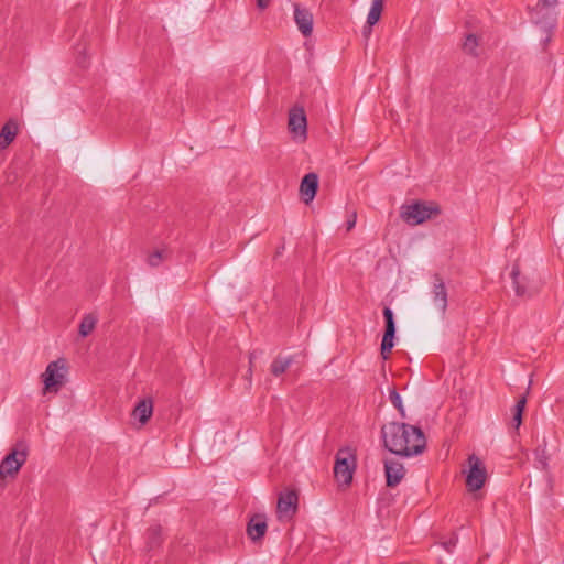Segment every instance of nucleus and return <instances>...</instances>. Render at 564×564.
Wrapping results in <instances>:
<instances>
[{"mask_svg":"<svg viewBox=\"0 0 564 564\" xmlns=\"http://www.w3.org/2000/svg\"><path fill=\"white\" fill-rule=\"evenodd\" d=\"M535 467L541 470H547L549 468V455L546 453V445L539 446L535 452Z\"/></svg>","mask_w":564,"mask_h":564,"instance_id":"23","label":"nucleus"},{"mask_svg":"<svg viewBox=\"0 0 564 564\" xmlns=\"http://www.w3.org/2000/svg\"><path fill=\"white\" fill-rule=\"evenodd\" d=\"M550 40H551V37H550V36H547V37L545 39V43H547Z\"/></svg>","mask_w":564,"mask_h":564,"instance_id":"32","label":"nucleus"},{"mask_svg":"<svg viewBox=\"0 0 564 564\" xmlns=\"http://www.w3.org/2000/svg\"><path fill=\"white\" fill-rule=\"evenodd\" d=\"M384 0H372L371 7L367 15V28L364 29V34L368 36L371 33V28L378 23L383 10Z\"/></svg>","mask_w":564,"mask_h":564,"instance_id":"16","label":"nucleus"},{"mask_svg":"<svg viewBox=\"0 0 564 564\" xmlns=\"http://www.w3.org/2000/svg\"><path fill=\"white\" fill-rule=\"evenodd\" d=\"M162 528L159 524L151 525L147 531V542L150 549H154L161 543Z\"/></svg>","mask_w":564,"mask_h":564,"instance_id":"22","label":"nucleus"},{"mask_svg":"<svg viewBox=\"0 0 564 564\" xmlns=\"http://www.w3.org/2000/svg\"><path fill=\"white\" fill-rule=\"evenodd\" d=\"M28 459V447L18 443L0 462V480L14 478Z\"/></svg>","mask_w":564,"mask_h":564,"instance_id":"3","label":"nucleus"},{"mask_svg":"<svg viewBox=\"0 0 564 564\" xmlns=\"http://www.w3.org/2000/svg\"><path fill=\"white\" fill-rule=\"evenodd\" d=\"M66 373L67 368L65 359L59 358L51 361L42 373L44 384L43 393H57L66 382Z\"/></svg>","mask_w":564,"mask_h":564,"instance_id":"4","label":"nucleus"},{"mask_svg":"<svg viewBox=\"0 0 564 564\" xmlns=\"http://www.w3.org/2000/svg\"><path fill=\"white\" fill-rule=\"evenodd\" d=\"M468 467L469 469L466 473V486L468 490L477 491L484 486L487 479L486 467L475 454L469 455Z\"/></svg>","mask_w":564,"mask_h":564,"instance_id":"7","label":"nucleus"},{"mask_svg":"<svg viewBox=\"0 0 564 564\" xmlns=\"http://www.w3.org/2000/svg\"><path fill=\"white\" fill-rule=\"evenodd\" d=\"M384 448L394 455L411 457L423 453L426 441L422 430L417 426L389 422L381 429Z\"/></svg>","mask_w":564,"mask_h":564,"instance_id":"1","label":"nucleus"},{"mask_svg":"<svg viewBox=\"0 0 564 564\" xmlns=\"http://www.w3.org/2000/svg\"><path fill=\"white\" fill-rule=\"evenodd\" d=\"M441 213L435 203L414 202L401 207L400 216L409 225L415 226L429 220Z\"/></svg>","mask_w":564,"mask_h":564,"instance_id":"2","label":"nucleus"},{"mask_svg":"<svg viewBox=\"0 0 564 564\" xmlns=\"http://www.w3.org/2000/svg\"><path fill=\"white\" fill-rule=\"evenodd\" d=\"M391 403L398 409L402 417H405V411L402 404V400L397 390H391L389 394Z\"/></svg>","mask_w":564,"mask_h":564,"instance_id":"25","label":"nucleus"},{"mask_svg":"<svg viewBox=\"0 0 564 564\" xmlns=\"http://www.w3.org/2000/svg\"><path fill=\"white\" fill-rule=\"evenodd\" d=\"M356 469V456L349 448H341L336 454L334 476L339 485L348 486Z\"/></svg>","mask_w":564,"mask_h":564,"instance_id":"5","label":"nucleus"},{"mask_svg":"<svg viewBox=\"0 0 564 564\" xmlns=\"http://www.w3.org/2000/svg\"><path fill=\"white\" fill-rule=\"evenodd\" d=\"M297 510V494L293 490L280 495L276 505L279 520H289Z\"/></svg>","mask_w":564,"mask_h":564,"instance_id":"10","label":"nucleus"},{"mask_svg":"<svg viewBox=\"0 0 564 564\" xmlns=\"http://www.w3.org/2000/svg\"><path fill=\"white\" fill-rule=\"evenodd\" d=\"M167 256L169 251L166 249L155 250L148 256V264L151 267H159Z\"/></svg>","mask_w":564,"mask_h":564,"instance_id":"24","label":"nucleus"},{"mask_svg":"<svg viewBox=\"0 0 564 564\" xmlns=\"http://www.w3.org/2000/svg\"><path fill=\"white\" fill-rule=\"evenodd\" d=\"M153 413V403L151 399H143L135 405L132 415L139 420L141 424H145Z\"/></svg>","mask_w":564,"mask_h":564,"instance_id":"17","label":"nucleus"},{"mask_svg":"<svg viewBox=\"0 0 564 564\" xmlns=\"http://www.w3.org/2000/svg\"><path fill=\"white\" fill-rule=\"evenodd\" d=\"M271 0H257V7L261 10L269 7Z\"/></svg>","mask_w":564,"mask_h":564,"instance_id":"29","label":"nucleus"},{"mask_svg":"<svg viewBox=\"0 0 564 564\" xmlns=\"http://www.w3.org/2000/svg\"><path fill=\"white\" fill-rule=\"evenodd\" d=\"M356 225V214L354 213L351 218L347 221V230H351Z\"/></svg>","mask_w":564,"mask_h":564,"instance_id":"30","label":"nucleus"},{"mask_svg":"<svg viewBox=\"0 0 564 564\" xmlns=\"http://www.w3.org/2000/svg\"><path fill=\"white\" fill-rule=\"evenodd\" d=\"M293 364V357H278L271 366L270 371L273 376L279 377L286 371V369Z\"/></svg>","mask_w":564,"mask_h":564,"instance_id":"20","label":"nucleus"},{"mask_svg":"<svg viewBox=\"0 0 564 564\" xmlns=\"http://www.w3.org/2000/svg\"><path fill=\"white\" fill-rule=\"evenodd\" d=\"M318 188V176L315 173L306 174L301 182L300 192L303 200L308 204L311 203Z\"/></svg>","mask_w":564,"mask_h":564,"instance_id":"15","label":"nucleus"},{"mask_svg":"<svg viewBox=\"0 0 564 564\" xmlns=\"http://www.w3.org/2000/svg\"><path fill=\"white\" fill-rule=\"evenodd\" d=\"M97 323L98 316L96 314H85L78 326L79 336L83 338L87 337L95 329Z\"/></svg>","mask_w":564,"mask_h":564,"instance_id":"19","label":"nucleus"},{"mask_svg":"<svg viewBox=\"0 0 564 564\" xmlns=\"http://www.w3.org/2000/svg\"><path fill=\"white\" fill-rule=\"evenodd\" d=\"M384 474L388 487H395L405 475L404 466L395 459L384 460Z\"/></svg>","mask_w":564,"mask_h":564,"instance_id":"12","label":"nucleus"},{"mask_svg":"<svg viewBox=\"0 0 564 564\" xmlns=\"http://www.w3.org/2000/svg\"><path fill=\"white\" fill-rule=\"evenodd\" d=\"M253 360V354L250 355V364H252Z\"/></svg>","mask_w":564,"mask_h":564,"instance_id":"31","label":"nucleus"},{"mask_svg":"<svg viewBox=\"0 0 564 564\" xmlns=\"http://www.w3.org/2000/svg\"><path fill=\"white\" fill-rule=\"evenodd\" d=\"M538 4L544 8H553L557 4V0H539Z\"/></svg>","mask_w":564,"mask_h":564,"instance_id":"28","label":"nucleus"},{"mask_svg":"<svg viewBox=\"0 0 564 564\" xmlns=\"http://www.w3.org/2000/svg\"><path fill=\"white\" fill-rule=\"evenodd\" d=\"M527 404V397L522 395L513 406L512 426L518 430L522 423V414Z\"/></svg>","mask_w":564,"mask_h":564,"instance_id":"21","label":"nucleus"},{"mask_svg":"<svg viewBox=\"0 0 564 564\" xmlns=\"http://www.w3.org/2000/svg\"><path fill=\"white\" fill-rule=\"evenodd\" d=\"M268 524L263 514H254L247 524V534L252 542H259L267 533Z\"/></svg>","mask_w":564,"mask_h":564,"instance_id":"14","label":"nucleus"},{"mask_svg":"<svg viewBox=\"0 0 564 564\" xmlns=\"http://www.w3.org/2000/svg\"><path fill=\"white\" fill-rule=\"evenodd\" d=\"M18 133V124L13 120H9L0 132V148L6 149L15 138Z\"/></svg>","mask_w":564,"mask_h":564,"instance_id":"18","label":"nucleus"},{"mask_svg":"<svg viewBox=\"0 0 564 564\" xmlns=\"http://www.w3.org/2000/svg\"><path fill=\"white\" fill-rule=\"evenodd\" d=\"M458 541V536L453 534L447 541L441 543V545L449 553L453 552Z\"/></svg>","mask_w":564,"mask_h":564,"instance_id":"27","label":"nucleus"},{"mask_svg":"<svg viewBox=\"0 0 564 564\" xmlns=\"http://www.w3.org/2000/svg\"><path fill=\"white\" fill-rule=\"evenodd\" d=\"M294 21L304 36H311L313 32V14L310 10L294 4Z\"/></svg>","mask_w":564,"mask_h":564,"instance_id":"13","label":"nucleus"},{"mask_svg":"<svg viewBox=\"0 0 564 564\" xmlns=\"http://www.w3.org/2000/svg\"><path fill=\"white\" fill-rule=\"evenodd\" d=\"M288 128L292 138L303 142L307 138V120L302 107H293L289 111Z\"/></svg>","mask_w":564,"mask_h":564,"instance_id":"8","label":"nucleus"},{"mask_svg":"<svg viewBox=\"0 0 564 564\" xmlns=\"http://www.w3.org/2000/svg\"><path fill=\"white\" fill-rule=\"evenodd\" d=\"M432 302L434 307L444 315L447 308V290L438 274H435L433 278Z\"/></svg>","mask_w":564,"mask_h":564,"instance_id":"11","label":"nucleus"},{"mask_svg":"<svg viewBox=\"0 0 564 564\" xmlns=\"http://www.w3.org/2000/svg\"><path fill=\"white\" fill-rule=\"evenodd\" d=\"M510 275L517 296L531 297L539 293L542 285L541 281L522 275L518 263L513 264Z\"/></svg>","mask_w":564,"mask_h":564,"instance_id":"6","label":"nucleus"},{"mask_svg":"<svg viewBox=\"0 0 564 564\" xmlns=\"http://www.w3.org/2000/svg\"><path fill=\"white\" fill-rule=\"evenodd\" d=\"M383 317L386 323V329L381 341V356L383 359H388L392 348L394 347L395 337V322L394 315L390 307L383 308Z\"/></svg>","mask_w":564,"mask_h":564,"instance_id":"9","label":"nucleus"},{"mask_svg":"<svg viewBox=\"0 0 564 564\" xmlns=\"http://www.w3.org/2000/svg\"><path fill=\"white\" fill-rule=\"evenodd\" d=\"M477 46H478L477 37L473 34H469L464 42V45H463L464 51L467 52L468 54L476 55Z\"/></svg>","mask_w":564,"mask_h":564,"instance_id":"26","label":"nucleus"}]
</instances>
